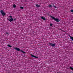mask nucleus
I'll return each mask as SVG.
<instances>
[{
  "instance_id": "1",
  "label": "nucleus",
  "mask_w": 73,
  "mask_h": 73,
  "mask_svg": "<svg viewBox=\"0 0 73 73\" xmlns=\"http://www.w3.org/2000/svg\"><path fill=\"white\" fill-rule=\"evenodd\" d=\"M15 49L16 50H17V51H20L21 52H22V53H25V52L21 50H20V49L19 48H15Z\"/></svg>"
},
{
  "instance_id": "2",
  "label": "nucleus",
  "mask_w": 73,
  "mask_h": 73,
  "mask_svg": "<svg viewBox=\"0 0 73 73\" xmlns=\"http://www.w3.org/2000/svg\"><path fill=\"white\" fill-rule=\"evenodd\" d=\"M51 17L52 19L54 20H55V21L57 22H59V21H60V20H59L58 19H56L54 17H53L51 16Z\"/></svg>"
},
{
  "instance_id": "3",
  "label": "nucleus",
  "mask_w": 73,
  "mask_h": 73,
  "mask_svg": "<svg viewBox=\"0 0 73 73\" xmlns=\"http://www.w3.org/2000/svg\"><path fill=\"white\" fill-rule=\"evenodd\" d=\"M0 12L2 16H5V13L3 11L1 10V11Z\"/></svg>"
},
{
  "instance_id": "4",
  "label": "nucleus",
  "mask_w": 73,
  "mask_h": 73,
  "mask_svg": "<svg viewBox=\"0 0 73 73\" xmlns=\"http://www.w3.org/2000/svg\"><path fill=\"white\" fill-rule=\"evenodd\" d=\"M31 56H32V57H35V58H38V57L35 56L34 55H32V54H31Z\"/></svg>"
},
{
  "instance_id": "5",
  "label": "nucleus",
  "mask_w": 73,
  "mask_h": 73,
  "mask_svg": "<svg viewBox=\"0 0 73 73\" xmlns=\"http://www.w3.org/2000/svg\"><path fill=\"white\" fill-rule=\"evenodd\" d=\"M8 20H9V21L10 22H11V21H12L13 20V18H11L10 19H8Z\"/></svg>"
},
{
  "instance_id": "6",
  "label": "nucleus",
  "mask_w": 73,
  "mask_h": 73,
  "mask_svg": "<svg viewBox=\"0 0 73 73\" xmlns=\"http://www.w3.org/2000/svg\"><path fill=\"white\" fill-rule=\"evenodd\" d=\"M50 45H51L52 46H55V44H52V43H50Z\"/></svg>"
},
{
  "instance_id": "7",
  "label": "nucleus",
  "mask_w": 73,
  "mask_h": 73,
  "mask_svg": "<svg viewBox=\"0 0 73 73\" xmlns=\"http://www.w3.org/2000/svg\"><path fill=\"white\" fill-rule=\"evenodd\" d=\"M41 18L43 20H45V17H41Z\"/></svg>"
},
{
  "instance_id": "8",
  "label": "nucleus",
  "mask_w": 73,
  "mask_h": 73,
  "mask_svg": "<svg viewBox=\"0 0 73 73\" xmlns=\"http://www.w3.org/2000/svg\"><path fill=\"white\" fill-rule=\"evenodd\" d=\"M36 7H40V5H36Z\"/></svg>"
},
{
  "instance_id": "9",
  "label": "nucleus",
  "mask_w": 73,
  "mask_h": 73,
  "mask_svg": "<svg viewBox=\"0 0 73 73\" xmlns=\"http://www.w3.org/2000/svg\"><path fill=\"white\" fill-rule=\"evenodd\" d=\"M48 7H50V8H52V6L51 5H49L48 6Z\"/></svg>"
},
{
  "instance_id": "10",
  "label": "nucleus",
  "mask_w": 73,
  "mask_h": 73,
  "mask_svg": "<svg viewBox=\"0 0 73 73\" xmlns=\"http://www.w3.org/2000/svg\"><path fill=\"white\" fill-rule=\"evenodd\" d=\"M7 46H9V47H10V48H12V46H10V45H7Z\"/></svg>"
},
{
  "instance_id": "11",
  "label": "nucleus",
  "mask_w": 73,
  "mask_h": 73,
  "mask_svg": "<svg viewBox=\"0 0 73 73\" xmlns=\"http://www.w3.org/2000/svg\"><path fill=\"white\" fill-rule=\"evenodd\" d=\"M70 69H71V70H73V68L70 67Z\"/></svg>"
},
{
  "instance_id": "12",
  "label": "nucleus",
  "mask_w": 73,
  "mask_h": 73,
  "mask_svg": "<svg viewBox=\"0 0 73 73\" xmlns=\"http://www.w3.org/2000/svg\"><path fill=\"white\" fill-rule=\"evenodd\" d=\"M70 38L72 40V41H73V37H71Z\"/></svg>"
},
{
  "instance_id": "13",
  "label": "nucleus",
  "mask_w": 73,
  "mask_h": 73,
  "mask_svg": "<svg viewBox=\"0 0 73 73\" xmlns=\"http://www.w3.org/2000/svg\"><path fill=\"white\" fill-rule=\"evenodd\" d=\"M13 7L14 8H15L16 7V5H13Z\"/></svg>"
},
{
  "instance_id": "14",
  "label": "nucleus",
  "mask_w": 73,
  "mask_h": 73,
  "mask_svg": "<svg viewBox=\"0 0 73 73\" xmlns=\"http://www.w3.org/2000/svg\"><path fill=\"white\" fill-rule=\"evenodd\" d=\"M20 8H21V9H23V7H20Z\"/></svg>"
},
{
  "instance_id": "15",
  "label": "nucleus",
  "mask_w": 73,
  "mask_h": 73,
  "mask_svg": "<svg viewBox=\"0 0 73 73\" xmlns=\"http://www.w3.org/2000/svg\"><path fill=\"white\" fill-rule=\"evenodd\" d=\"M50 26H52V25H53V24H50Z\"/></svg>"
},
{
  "instance_id": "16",
  "label": "nucleus",
  "mask_w": 73,
  "mask_h": 73,
  "mask_svg": "<svg viewBox=\"0 0 73 73\" xmlns=\"http://www.w3.org/2000/svg\"><path fill=\"white\" fill-rule=\"evenodd\" d=\"M9 17H10V18H12V16H10Z\"/></svg>"
},
{
  "instance_id": "17",
  "label": "nucleus",
  "mask_w": 73,
  "mask_h": 73,
  "mask_svg": "<svg viewBox=\"0 0 73 73\" xmlns=\"http://www.w3.org/2000/svg\"><path fill=\"white\" fill-rule=\"evenodd\" d=\"M71 12H73V10H71Z\"/></svg>"
},
{
  "instance_id": "18",
  "label": "nucleus",
  "mask_w": 73,
  "mask_h": 73,
  "mask_svg": "<svg viewBox=\"0 0 73 73\" xmlns=\"http://www.w3.org/2000/svg\"><path fill=\"white\" fill-rule=\"evenodd\" d=\"M54 7L55 8H56V6H54Z\"/></svg>"
},
{
  "instance_id": "19",
  "label": "nucleus",
  "mask_w": 73,
  "mask_h": 73,
  "mask_svg": "<svg viewBox=\"0 0 73 73\" xmlns=\"http://www.w3.org/2000/svg\"><path fill=\"white\" fill-rule=\"evenodd\" d=\"M14 20H15V21H16V19H14Z\"/></svg>"
},
{
  "instance_id": "20",
  "label": "nucleus",
  "mask_w": 73,
  "mask_h": 73,
  "mask_svg": "<svg viewBox=\"0 0 73 73\" xmlns=\"http://www.w3.org/2000/svg\"><path fill=\"white\" fill-rule=\"evenodd\" d=\"M6 34H7V35H8V33H6Z\"/></svg>"
}]
</instances>
